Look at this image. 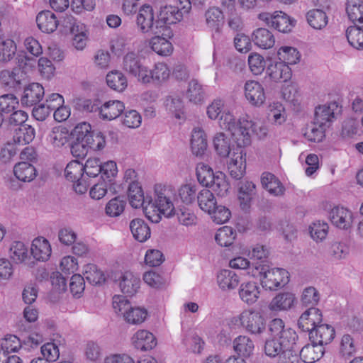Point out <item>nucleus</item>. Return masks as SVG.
Returning <instances> with one entry per match:
<instances>
[{
	"instance_id": "c85d7f7f",
	"label": "nucleus",
	"mask_w": 363,
	"mask_h": 363,
	"mask_svg": "<svg viewBox=\"0 0 363 363\" xmlns=\"http://www.w3.org/2000/svg\"><path fill=\"white\" fill-rule=\"evenodd\" d=\"M124 110L125 105L122 101L109 100L99 108V115L104 120L112 121L117 118Z\"/></svg>"
},
{
	"instance_id": "0e129e2a",
	"label": "nucleus",
	"mask_w": 363,
	"mask_h": 363,
	"mask_svg": "<svg viewBox=\"0 0 363 363\" xmlns=\"http://www.w3.org/2000/svg\"><path fill=\"white\" fill-rule=\"evenodd\" d=\"M16 52V45L11 39L0 42V62H7L13 59Z\"/></svg>"
},
{
	"instance_id": "c9c22d12",
	"label": "nucleus",
	"mask_w": 363,
	"mask_h": 363,
	"mask_svg": "<svg viewBox=\"0 0 363 363\" xmlns=\"http://www.w3.org/2000/svg\"><path fill=\"white\" fill-rule=\"evenodd\" d=\"M261 183L271 195L278 196L284 194V187L279 179L274 174L264 172L261 177Z\"/></svg>"
},
{
	"instance_id": "052dcab7",
	"label": "nucleus",
	"mask_w": 363,
	"mask_h": 363,
	"mask_svg": "<svg viewBox=\"0 0 363 363\" xmlns=\"http://www.w3.org/2000/svg\"><path fill=\"white\" fill-rule=\"evenodd\" d=\"M126 201L120 196L111 199L106 205L105 212L109 217H118L124 211Z\"/></svg>"
},
{
	"instance_id": "bf43d9fd",
	"label": "nucleus",
	"mask_w": 363,
	"mask_h": 363,
	"mask_svg": "<svg viewBox=\"0 0 363 363\" xmlns=\"http://www.w3.org/2000/svg\"><path fill=\"white\" fill-rule=\"evenodd\" d=\"M326 129V127L320 125L314 121L313 124L306 128L304 136L308 141L320 143L325 136V132Z\"/></svg>"
},
{
	"instance_id": "423d86ee",
	"label": "nucleus",
	"mask_w": 363,
	"mask_h": 363,
	"mask_svg": "<svg viewBox=\"0 0 363 363\" xmlns=\"http://www.w3.org/2000/svg\"><path fill=\"white\" fill-rule=\"evenodd\" d=\"M158 18L155 15L154 9L149 4L140 6L136 15L135 23L138 30L143 34H162Z\"/></svg>"
},
{
	"instance_id": "13d9d810",
	"label": "nucleus",
	"mask_w": 363,
	"mask_h": 363,
	"mask_svg": "<svg viewBox=\"0 0 363 363\" xmlns=\"http://www.w3.org/2000/svg\"><path fill=\"white\" fill-rule=\"evenodd\" d=\"M164 105L166 109L177 119L180 120L184 118V105L182 99L179 96H169L167 97Z\"/></svg>"
},
{
	"instance_id": "412c9836",
	"label": "nucleus",
	"mask_w": 363,
	"mask_h": 363,
	"mask_svg": "<svg viewBox=\"0 0 363 363\" xmlns=\"http://www.w3.org/2000/svg\"><path fill=\"white\" fill-rule=\"evenodd\" d=\"M26 77V71L21 67L12 69H4L0 72V82L4 86L16 89L18 87Z\"/></svg>"
},
{
	"instance_id": "5701e85b",
	"label": "nucleus",
	"mask_w": 363,
	"mask_h": 363,
	"mask_svg": "<svg viewBox=\"0 0 363 363\" xmlns=\"http://www.w3.org/2000/svg\"><path fill=\"white\" fill-rule=\"evenodd\" d=\"M238 296L244 303L252 306L258 301L260 296V289L255 281H245L239 286Z\"/></svg>"
},
{
	"instance_id": "bb28decb",
	"label": "nucleus",
	"mask_w": 363,
	"mask_h": 363,
	"mask_svg": "<svg viewBox=\"0 0 363 363\" xmlns=\"http://www.w3.org/2000/svg\"><path fill=\"white\" fill-rule=\"evenodd\" d=\"M206 23L212 31L213 38L218 35L224 24L223 12L217 7L208 9L205 13Z\"/></svg>"
},
{
	"instance_id": "c756f323",
	"label": "nucleus",
	"mask_w": 363,
	"mask_h": 363,
	"mask_svg": "<svg viewBox=\"0 0 363 363\" xmlns=\"http://www.w3.org/2000/svg\"><path fill=\"white\" fill-rule=\"evenodd\" d=\"M269 330L273 337V340L281 339L295 340L298 337L294 330L291 328L284 329V323L280 318H275L270 322Z\"/></svg>"
},
{
	"instance_id": "a19ab883",
	"label": "nucleus",
	"mask_w": 363,
	"mask_h": 363,
	"mask_svg": "<svg viewBox=\"0 0 363 363\" xmlns=\"http://www.w3.org/2000/svg\"><path fill=\"white\" fill-rule=\"evenodd\" d=\"M130 229L134 238L140 242L146 241L150 237V229L142 219H133L130 223Z\"/></svg>"
},
{
	"instance_id": "393cba45",
	"label": "nucleus",
	"mask_w": 363,
	"mask_h": 363,
	"mask_svg": "<svg viewBox=\"0 0 363 363\" xmlns=\"http://www.w3.org/2000/svg\"><path fill=\"white\" fill-rule=\"evenodd\" d=\"M30 252L36 260L45 262L50 257L52 253L51 245L46 238L38 237L32 241Z\"/></svg>"
},
{
	"instance_id": "6ab92c4d",
	"label": "nucleus",
	"mask_w": 363,
	"mask_h": 363,
	"mask_svg": "<svg viewBox=\"0 0 363 363\" xmlns=\"http://www.w3.org/2000/svg\"><path fill=\"white\" fill-rule=\"evenodd\" d=\"M296 303V297L292 292L285 291L277 294L269 302L268 308L273 312L288 311Z\"/></svg>"
},
{
	"instance_id": "e2e57ef3",
	"label": "nucleus",
	"mask_w": 363,
	"mask_h": 363,
	"mask_svg": "<svg viewBox=\"0 0 363 363\" xmlns=\"http://www.w3.org/2000/svg\"><path fill=\"white\" fill-rule=\"evenodd\" d=\"M196 176L198 181L203 186H208L215 177L212 168L203 162L199 163L196 167Z\"/></svg>"
},
{
	"instance_id": "79ce46f5",
	"label": "nucleus",
	"mask_w": 363,
	"mask_h": 363,
	"mask_svg": "<svg viewBox=\"0 0 363 363\" xmlns=\"http://www.w3.org/2000/svg\"><path fill=\"white\" fill-rule=\"evenodd\" d=\"M213 180L208 187L211 188L219 196H226L229 192L230 185L225 174L221 172H216Z\"/></svg>"
},
{
	"instance_id": "e433bc0d",
	"label": "nucleus",
	"mask_w": 363,
	"mask_h": 363,
	"mask_svg": "<svg viewBox=\"0 0 363 363\" xmlns=\"http://www.w3.org/2000/svg\"><path fill=\"white\" fill-rule=\"evenodd\" d=\"M277 60L290 66L299 62L301 54L294 47L281 46L277 50Z\"/></svg>"
},
{
	"instance_id": "49530a36",
	"label": "nucleus",
	"mask_w": 363,
	"mask_h": 363,
	"mask_svg": "<svg viewBox=\"0 0 363 363\" xmlns=\"http://www.w3.org/2000/svg\"><path fill=\"white\" fill-rule=\"evenodd\" d=\"M106 83L111 89L119 92L123 91L128 86L125 76L119 71H111L108 73Z\"/></svg>"
},
{
	"instance_id": "09e8293b",
	"label": "nucleus",
	"mask_w": 363,
	"mask_h": 363,
	"mask_svg": "<svg viewBox=\"0 0 363 363\" xmlns=\"http://www.w3.org/2000/svg\"><path fill=\"white\" fill-rule=\"evenodd\" d=\"M306 18L308 24L314 29L320 30L328 24V16L320 9H312L308 11Z\"/></svg>"
},
{
	"instance_id": "338daca9",
	"label": "nucleus",
	"mask_w": 363,
	"mask_h": 363,
	"mask_svg": "<svg viewBox=\"0 0 363 363\" xmlns=\"http://www.w3.org/2000/svg\"><path fill=\"white\" fill-rule=\"evenodd\" d=\"M84 144L88 150L99 151L104 149L106 146L105 136L99 131H94L85 140Z\"/></svg>"
},
{
	"instance_id": "a18cd8bd",
	"label": "nucleus",
	"mask_w": 363,
	"mask_h": 363,
	"mask_svg": "<svg viewBox=\"0 0 363 363\" xmlns=\"http://www.w3.org/2000/svg\"><path fill=\"white\" fill-rule=\"evenodd\" d=\"M9 257L16 264L23 263L28 258V247L23 242L14 241L9 248Z\"/></svg>"
},
{
	"instance_id": "1a4fd4ad",
	"label": "nucleus",
	"mask_w": 363,
	"mask_h": 363,
	"mask_svg": "<svg viewBox=\"0 0 363 363\" xmlns=\"http://www.w3.org/2000/svg\"><path fill=\"white\" fill-rule=\"evenodd\" d=\"M243 134L242 135L240 145H249L251 143V133H254L259 139L266 138L269 134V127L263 122H255L250 120L247 116L246 121L242 122Z\"/></svg>"
},
{
	"instance_id": "a211bd4d",
	"label": "nucleus",
	"mask_w": 363,
	"mask_h": 363,
	"mask_svg": "<svg viewBox=\"0 0 363 363\" xmlns=\"http://www.w3.org/2000/svg\"><path fill=\"white\" fill-rule=\"evenodd\" d=\"M266 74L274 82H286L291 79L292 71L287 64L277 60L268 65Z\"/></svg>"
},
{
	"instance_id": "9b49d317",
	"label": "nucleus",
	"mask_w": 363,
	"mask_h": 363,
	"mask_svg": "<svg viewBox=\"0 0 363 363\" xmlns=\"http://www.w3.org/2000/svg\"><path fill=\"white\" fill-rule=\"evenodd\" d=\"M340 109L341 108L335 101L320 105L315 108L314 121L320 125L328 128L334 121L336 116L340 113Z\"/></svg>"
},
{
	"instance_id": "39448f33",
	"label": "nucleus",
	"mask_w": 363,
	"mask_h": 363,
	"mask_svg": "<svg viewBox=\"0 0 363 363\" xmlns=\"http://www.w3.org/2000/svg\"><path fill=\"white\" fill-rule=\"evenodd\" d=\"M233 325L241 326L252 334H259L265 329V319L261 312L253 308L243 310L230 320Z\"/></svg>"
},
{
	"instance_id": "58836bf2",
	"label": "nucleus",
	"mask_w": 363,
	"mask_h": 363,
	"mask_svg": "<svg viewBox=\"0 0 363 363\" xmlns=\"http://www.w3.org/2000/svg\"><path fill=\"white\" fill-rule=\"evenodd\" d=\"M35 135V129L31 125H21L13 133V144L26 145L33 140Z\"/></svg>"
},
{
	"instance_id": "dca6fc26",
	"label": "nucleus",
	"mask_w": 363,
	"mask_h": 363,
	"mask_svg": "<svg viewBox=\"0 0 363 363\" xmlns=\"http://www.w3.org/2000/svg\"><path fill=\"white\" fill-rule=\"evenodd\" d=\"M267 118L269 123L274 126L284 125L288 119L285 106L277 100L269 102L267 107Z\"/></svg>"
},
{
	"instance_id": "5fc2aeb1",
	"label": "nucleus",
	"mask_w": 363,
	"mask_h": 363,
	"mask_svg": "<svg viewBox=\"0 0 363 363\" xmlns=\"http://www.w3.org/2000/svg\"><path fill=\"white\" fill-rule=\"evenodd\" d=\"M346 36L350 45L355 49L363 50V28L358 26L349 27Z\"/></svg>"
},
{
	"instance_id": "473e14b6",
	"label": "nucleus",
	"mask_w": 363,
	"mask_h": 363,
	"mask_svg": "<svg viewBox=\"0 0 363 363\" xmlns=\"http://www.w3.org/2000/svg\"><path fill=\"white\" fill-rule=\"evenodd\" d=\"M38 28L43 33H53L59 25L56 16L50 11H43L36 17Z\"/></svg>"
},
{
	"instance_id": "ddd939ff",
	"label": "nucleus",
	"mask_w": 363,
	"mask_h": 363,
	"mask_svg": "<svg viewBox=\"0 0 363 363\" xmlns=\"http://www.w3.org/2000/svg\"><path fill=\"white\" fill-rule=\"evenodd\" d=\"M246 118L247 116L240 117L237 120L230 111L227 109L223 113L218 120L220 128L229 130L232 136L234 137L238 142V144H240L244 129L242 128V121H246Z\"/></svg>"
},
{
	"instance_id": "20e7f679",
	"label": "nucleus",
	"mask_w": 363,
	"mask_h": 363,
	"mask_svg": "<svg viewBox=\"0 0 363 363\" xmlns=\"http://www.w3.org/2000/svg\"><path fill=\"white\" fill-rule=\"evenodd\" d=\"M191 9L189 0H177L176 6L167 5L160 8L157 13L162 33L167 26L180 22Z\"/></svg>"
},
{
	"instance_id": "37998d69",
	"label": "nucleus",
	"mask_w": 363,
	"mask_h": 363,
	"mask_svg": "<svg viewBox=\"0 0 363 363\" xmlns=\"http://www.w3.org/2000/svg\"><path fill=\"white\" fill-rule=\"evenodd\" d=\"M264 350L267 356L270 357H276L281 355L284 357L286 354L291 352L289 347H287V343L289 342H264Z\"/></svg>"
},
{
	"instance_id": "c03bdc74",
	"label": "nucleus",
	"mask_w": 363,
	"mask_h": 363,
	"mask_svg": "<svg viewBox=\"0 0 363 363\" xmlns=\"http://www.w3.org/2000/svg\"><path fill=\"white\" fill-rule=\"evenodd\" d=\"M347 13L354 24H362L363 28V4L360 0H349L346 8Z\"/></svg>"
},
{
	"instance_id": "3c124183",
	"label": "nucleus",
	"mask_w": 363,
	"mask_h": 363,
	"mask_svg": "<svg viewBox=\"0 0 363 363\" xmlns=\"http://www.w3.org/2000/svg\"><path fill=\"white\" fill-rule=\"evenodd\" d=\"M309 233L311 238L316 242L323 241L328 234L329 226L326 222L316 220L312 223L309 226Z\"/></svg>"
},
{
	"instance_id": "aec40b11",
	"label": "nucleus",
	"mask_w": 363,
	"mask_h": 363,
	"mask_svg": "<svg viewBox=\"0 0 363 363\" xmlns=\"http://www.w3.org/2000/svg\"><path fill=\"white\" fill-rule=\"evenodd\" d=\"M235 146L231 141L230 138L223 132L216 133L213 138V145L216 154L220 157H228L230 156L234 150L238 146Z\"/></svg>"
},
{
	"instance_id": "f704fd0d",
	"label": "nucleus",
	"mask_w": 363,
	"mask_h": 363,
	"mask_svg": "<svg viewBox=\"0 0 363 363\" xmlns=\"http://www.w3.org/2000/svg\"><path fill=\"white\" fill-rule=\"evenodd\" d=\"M155 35L149 41L152 50L160 56L167 57L171 55L174 50L172 43L166 38L160 35V34Z\"/></svg>"
},
{
	"instance_id": "4d7b16f0",
	"label": "nucleus",
	"mask_w": 363,
	"mask_h": 363,
	"mask_svg": "<svg viewBox=\"0 0 363 363\" xmlns=\"http://www.w3.org/2000/svg\"><path fill=\"white\" fill-rule=\"evenodd\" d=\"M236 232L230 226L219 228L215 235L217 243L222 247L230 246L234 242Z\"/></svg>"
},
{
	"instance_id": "4468645a",
	"label": "nucleus",
	"mask_w": 363,
	"mask_h": 363,
	"mask_svg": "<svg viewBox=\"0 0 363 363\" xmlns=\"http://www.w3.org/2000/svg\"><path fill=\"white\" fill-rule=\"evenodd\" d=\"M322 321L323 315L320 310L311 306L301 315L298 320V326L302 333L309 335L310 331L315 330Z\"/></svg>"
},
{
	"instance_id": "f03ea898",
	"label": "nucleus",
	"mask_w": 363,
	"mask_h": 363,
	"mask_svg": "<svg viewBox=\"0 0 363 363\" xmlns=\"http://www.w3.org/2000/svg\"><path fill=\"white\" fill-rule=\"evenodd\" d=\"M174 197V193L169 188H157L154 200L150 199L144 207L147 218L157 223L162 216L166 218L173 217L175 215Z\"/></svg>"
},
{
	"instance_id": "f257e3e1",
	"label": "nucleus",
	"mask_w": 363,
	"mask_h": 363,
	"mask_svg": "<svg viewBox=\"0 0 363 363\" xmlns=\"http://www.w3.org/2000/svg\"><path fill=\"white\" fill-rule=\"evenodd\" d=\"M123 68L143 84L152 82L163 84L169 79L171 74V69L167 63L157 62L151 69L135 52H129L124 56Z\"/></svg>"
},
{
	"instance_id": "69168bd1",
	"label": "nucleus",
	"mask_w": 363,
	"mask_h": 363,
	"mask_svg": "<svg viewBox=\"0 0 363 363\" xmlns=\"http://www.w3.org/2000/svg\"><path fill=\"white\" fill-rule=\"evenodd\" d=\"M104 348L99 342H87L84 352L87 360L95 362L104 354Z\"/></svg>"
},
{
	"instance_id": "ea45409f",
	"label": "nucleus",
	"mask_w": 363,
	"mask_h": 363,
	"mask_svg": "<svg viewBox=\"0 0 363 363\" xmlns=\"http://www.w3.org/2000/svg\"><path fill=\"white\" fill-rule=\"evenodd\" d=\"M69 138L68 129L62 125H59L52 129L48 135V140L54 147H61L69 141Z\"/></svg>"
},
{
	"instance_id": "680f3d73",
	"label": "nucleus",
	"mask_w": 363,
	"mask_h": 363,
	"mask_svg": "<svg viewBox=\"0 0 363 363\" xmlns=\"http://www.w3.org/2000/svg\"><path fill=\"white\" fill-rule=\"evenodd\" d=\"M147 317V311L142 307L130 306V310L124 315V320L128 323L140 324L143 323Z\"/></svg>"
},
{
	"instance_id": "7ed1b4c3",
	"label": "nucleus",
	"mask_w": 363,
	"mask_h": 363,
	"mask_svg": "<svg viewBox=\"0 0 363 363\" xmlns=\"http://www.w3.org/2000/svg\"><path fill=\"white\" fill-rule=\"evenodd\" d=\"M251 277H259L263 288L270 291L284 287L289 281V273L282 268H269L259 264L250 272Z\"/></svg>"
},
{
	"instance_id": "4c0bfd02",
	"label": "nucleus",
	"mask_w": 363,
	"mask_h": 363,
	"mask_svg": "<svg viewBox=\"0 0 363 363\" xmlns=\"http://www.w3.org/2000/svg\"><path fill=\"white\" fill-rule=\"evenodd\" d=\"M129 203L133 208L145 207L150 199L145 197L143 189L140 184H133L128 186V192Z\"/></svg>"
},
{
	"instance_id": "2f4dec72",
	"label": "nucleus",
	"mask_w": 363,
	"mask_h": 363,
	"mask_svg": "<svg viewBox=\"0 0 363 363\" xmlns=\"http://www.w3.org/2000/svg\"><path fill=\"white\" fill-rule=\"evenodd\" d=\"M45 94L44 88L38 83H31L27 86L21 97V104L32 106L39 102Z\"/></svg>"
},
{
	"instance_id": "b1692460",
	"label": "nucleus",
	"mask_w": 363,
	"mask_h": 363,
	"mask_svg": "<svg viewBox=\"0 0 363 363\" xmlns=\"http://www.w3.org/2000/svg\"><path fill=\"white\" fill-rule=\"evenodd\" d=\"M118 281L121 291L129 296L135 294L140 289V278L130 271L121 273Z\"/></svg>"
},
{
	"instance_id": "a878e982",
	"label": "nucleus",
	"mask_w": 363,
	"mask_h": 363,
	"mask_svg": "<svg viewBox=\"0 0 363 363\" xmlns=\"http://www.w3.org/2000/svg\"><path fill=\"white\" fill-rule=\"evenodd\" d=\"M208 143L203 130L195 128L191 133V150L196 157L202 158L207 151Z\"/></svg>"
},
{
	"instance_id": "6e6d98bb",
	"label": "nucleus",
	"mask_w": 363,
	"mask_h": 363,
	"mask_svg": "<svg viewBox=\"0 0 363 363\" xmlns=\"http://www.w3.org/2000/svg\"><path fill=\"white\" fill-rule=\"evenodd\" d=\"M84 164L77 160L69 162L65 169L66 179L73 183L79 182L84 174Z\"/></svg>"
},
{
	"instance_id": "72a5a7b5",
	"label": "nucleus",
	"mask_w": 363,
	"mask_h": 363,
	"mask_svg": "<svg viewBox=\"0 0 363 363\" xmlns=\"http://www.w3.org/2000/svg\"><path fill=\"white\" fill-rule=\"evenodd\" d=\"M13 172L15 177L22 182H30L37 176L35 167L27 162L16 163L13 167Z\"/></svg>"
},
{
	"instance_id": "864d4df0",
	"label": "nucleus",
	"mask_w": 363,
	"mask_h": 363,
	"mask_svg": "<svg viewBox=\"0 0 363 363\" xmlns=\"http://www.w3.org/2000/svg\"><path fill=\"white\" fill-rule=\"evenodd\" d=\"M84 278L89 283L96 285L105 281V277L102 271L94 264H88L84 267Z\"/></svg>"
},
{
	"instance_id": "4be33fe9",
	"label": "nucleus",
	"mask_w": 363,
	"mask_h": 363,
	"mask_svg": "<svg viewBox=\"0 0 363 363\" xmlns=\"http://www.w3.org/2000/svg\"><path fill=\"white\" fill-rule=\"evenodd\" d=\"M330 342H311L303 346L300 354L306 363L319 360L325 352V346Z\"/></svg>"
},
{
	"instance_id": "0eeeda50",
	"label": "nucleus",
	"mask_w": 363,
	"mask_h": 363,
	"mask_svg": "<svg viewBox=\"0 0 363 363\" xmlns=\"http://www.w3.org/2000/svg\"><path fill=\"white\" fill-rule=\"evenodd\" d=\"M258 18L281 33L291 32L296 24L294 18L281 11L262 12L259 14Z\"/></svg>"
},
{
	"instance_id": "774afa93",
	"label": "nucleus",
	"mask_w": 363,
	"mask_h": 363,
	"mask_svg": "<svg viewBox=\"0 0 363 363\" xmlns=\"http://www.w3.org/2000/svg\"><path fill=\"white\" fill-rule=\"evenodd\" d=\"M248 65L251 72L255 75H260L264 70L265 61L264 57L257 52H252L248 56Z\"/></svg>"
},
{
	"instance_id": "7c9ffc66",
	"label": "nucleus",
	"mask_w": 363,
	"mask_h": 363,
	"mask_svg": "<svg viewBox=\"0 0 363 363\" xmlns=\"http://www.w3.org/2000/svg\"><path fill=\"white\" fill-rule=\"evenodd\" d=\"M254 44L260 49L268 50L275 44L274 34L267 28H259L255 30L251 37Z\"/></svg>"
},
{
	"instance_id": "cd10ccee",
	"label": "nucleus",
	"mask_w": 363,
	"mask_h": 363,
	"mask_svg": "<svg viewBox=\"0 0 363 363\" xmlns=\"http://www.w3.org/2000/svg\"><path fill=\"white\" fill-rule=\"evenodd\" d=\"M217 284L222 291H232L238 286L240 277L232 270L221 269L217 274Z\"/></svg>"
},
{
	"instance_id": "6e6552de",
	"label": "nucleus",
	"mask_w": 363,
	"mask_h": 363,
	"mask_svg": "<svg viewBox=\"0 0 363 363\" xmlns=\"http://www.w3.org/2000/svg\"><path fill=\"white\" fill-rule=\"evenodd\" d=\"M62 26L68 29L73 35L72 44L79 50H82L86 45L88 32L86 26L77 21L73 16L67 15L62 21Z\"/></svg>"
},
{
	"instance_id": "9d476101",
	"label": "nucleus",
	"mask_w": 363,
	"mask_h": 363,
	"mask_svg": "<svg viewBox=\"0 0 363 363\" xmlns=\"http://www.w3.org/2000/svg\"><path fill=\"white\" fill-rule=\"evenodd\" d=\"M244 94L246 100L255 107H261L266 101L264 88L255 80H248L245 83Z\"/></svg>"
},
{
	"instance_id": "603ef678",
	"label": "nucleus",
	"mask_w": 363,
	"mask_h": 363,
	"mask_svg": "<svg viewBox=\"0 0 363 363\" xmlns=\"http://www.w3.org/2000/svg\"><path fill=\"white\" fill-rule=\"evenodd\" d=\"M186 96L190 102L198 104L203 101L205 93L202 86L196 80L193 79L189 83Z\"/></svg>"
},
{
	"instance_id": "8fccbe9b",
	"label": "nucleus",
	"mask_w": 363,
	"mask_h": 363,
	"mask_svg": "<svg viewBox=\"0 0 363 363\" xmlns=\"http://www.w3.org/2000/svg\"><path fill=\"white\" fill-rule=\"evenodd\" d=\"M197 201L200 208L208 213L211 212L217 204L213 194L206 189L199 191L197 196Z\"/></svg>"
},
{
	"instance_id": "f3484780",
	"label": "nucleus",
	"mask_w": 363,
	"mask_h": 363,
	"mask_svg": "<svg viewBox=\"0 0 363 363\" xmlns=\"http://www.w3.org/2000/svg\"><path fill=\"white\" fill-rule=\"evenodd\" d=\"M257 194L256 185L252 181L245 179L238 184V199L240 208L248 210Z\"/></svg>"
},
{
	"instance_id": "f8f14e48",
	"label": "nucleus",
	"mask_w": 363,
	"mask_h": 363,
	"mask_svg": "<svg viewBox=\"0 0 363 363\" xmlns=\"http://www.w3.org/2000/svg\"><path fill=\"white\" fill-rule=\"evenodd\" d=\"M242 146L239 144L228 157V169L230 176L235 179H241L245 173V152Z\"/></svg>"
},
{
	"instance_id": "de8ad7c7",
	"label": "nucleus",
	"mask_w": 363,
	"mask_h": 363,
	"mask_svg": "<svg viewBox=\"0 0 363 363\" xmlns=\"http://www.w3.org/2000/svg\"><path fill=\"white\" fill-rule=\"evenodd\" d=\"M335 331L333 327L328 324H320L315 330L309 333V340H333L335 337Z\"/></svg>"
},
{
	"instance_id": "2eb2a0df",
	"label": "nucleus",
	"mask_w": 363,
	"mask_h": 363,
	"mask_svg": "<svg viewBox=\"0 0 363 363\" xmlns=\"http://www.w3.org/2000/svg\"><path fill=\"white\" fill-rule=\"evenodd\" d=\"M328 218L337 228L349 229L353 223V213L342 206H335L329 212Z\"/></svg>"
}]
</instances>
